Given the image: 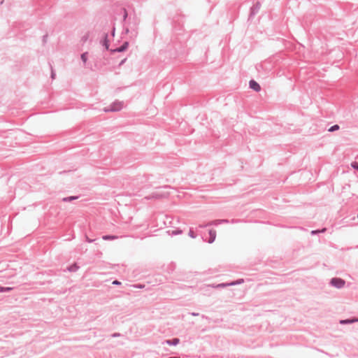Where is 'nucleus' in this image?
<instances>
[{
  "instance_id": "f257e3e1",
  "label": "nucleus",
  "mask_w": 358,
  "mask_h": 358,
  "mask_svg": "<svg viewBox=\"0 0 358 358\" xmlns=\"http://www.w3.org/2000/svg\"><path fill=\"white\" fill-rule=\"evenodd\" d=\"M329 284L337 289H341L345 286V281L340 278H333L331 279Z\"/></svg>"
},
{
  "instance_id": "f03ea898",
  "label": "nucleus",
  "mask_w": 358,
  "mask_h": 358,
  "mask_svg": "<svg viewBox=\"0 0 358 358\" xmlns=\"http://www.w3.org/2000/svg\"><path fill=\"white\" fill-rule=\"evenodd\" d=\"M261 8L260 2L257 1L252 7L250 8V18L253 17L259 10Z\"/></svg>"
},
{
  "instance_id": "7ed1b4c3",
  "label": "nucleus",
  "mask_w": 358,
  "mask_h": 358,
  "mask_svg": "<svg viewBox=\"0 0 358 358\" xmlns=\"http://www.w3.org/2000/svg\"><path fill=\"white\" fill-rule=\"evenodd\" d=\"M249 87L250 89L253 90L256 92H258L261 90L260 85L257 82H256L255 80H250Z\"/></svg>"
},
{
  "instance_id": "20e7f679",
  "label": "nucleus",
  "mask_w": 358,
  "mask_h": 358,
  "mask_svg": "<svg viewBox=\"0 0 358 358\" xmlns=\"http://www.w3.org/2000/svg\"><path fill=\"white\" fill-rule=\"evenodd\" d=\"M358 322V317H352L349 319L341 320L339 323L341 324H350Z\"/></svg>"
},
{
  "instance_id": "39448f33",
  "label": "nucleus",
  "mask_w": 358,
  "mask_h": 358,
  "mask_svg": "<svg viewBox=\"0 0 358 358\" xmlns=\"http://www.w3.org/2000/svg\"><path fill=\"white\" fill-rule=\"evenodd\" d=\"M243 282H244L243 279H238V280H237L236 281H231V282H225L224 286L226 287H228V286L240 285V284L243 283Z\"/></svg>"
},
{
  "instance_id": "423d86ee",
  "label": "nucleus",
  "mask_w": 358,
  "mask_h": 358,
  "mask_svg": "<svg viewBox=\"0 0 358 358\" xmlns=\"http://www.w3.org/2000/svg\"><path fill=\"white\" fill-rule=\"evenodd\" d=\"M209 239H208V243H212L213 242V241L215 240V236H216V233L215 231L213 230H210L209 231Z\"/></svg>"
},
{
  "instance_id": "0eeeda50",
  "label": "nucleus",
  "mask_w": 358,
  "mask_h": 358,
  "mask_svg": "<svg viewBox=\"0 0 358 358\" xmlns=\"http://www.w3.org/2000/svg\"><path fill=\"white\" fill-rule=\"evenodd\" d=\"M122 108V105L120 103H115L112 108L109 110L111 111H117L120 110ZM108 110H106V111H108Z\"/></svg>"
},
{
  "instance_id": "6e6552de",
  "label": "nucleus",
  "mask_w": 358,
  "mask_h": 358,
  "mask_svg": "<svg viewBox=\"0 0 358 358\" xmlns=\"http://www.w3.org/2000/svg\"><path fill=\"white\" fill-rule=\"evenodd\" d=\"M127 46H128V43L126 42L120 48H117L116 50H114L113 51V52H115V51L122 52V51H124V50H125L127 49Z\"/></svg>"
},
{
  "instance_id": "1a4fd4ad",
  "label": "nucleus",
  "mask_w": 358,
  "mask_h": 358,
  "mask_svg": "<svg viewBox=\"0 0 358 358\" xmlns=\"http://www.w3.org/2000/svg\"><path fill=\"white\" fill-rule=\"evenodd\" d=\"M339 128H340V127H339L338 124H334V125H333V126H331V127L329 128L328 131L334 132V131H336L338 130Z\"/></svg>"
},
{
  "instance_id": "9d476101",
  "label": "nucleus",
  "mask_w": 358,
  "mask_h": 358,
  "mask_svg": "<svg viewBox=\"0 0 358 358\" xmlns=\"http://www.w3.org/2000/svg\"><path fill=\"white\" fill-rule=\"evenodd\" d=\"M166 343L169 345H177L179 343V339L178 338H174L172 341L168 340V341H166Z\"/></svg>"
},
{
  "instance_id": "9b49d317",
  "label": "nucleus",
  "mask_w": 358,
  "mask_h": 358,
  "mask_svg": "<svg viewBox=\"0 0 358 358\" xmlns=\"http://www.w3.org/2000/svg\"><path fill=\"white\" fill-rule=\"evenodd\" d=\"M117 237L115 236H103V239L106 240V241H107V240H115V239H117Z\"/></svg>"
},
{
  "instance_id": "f8f14e48",
  "label": "nucleus",
  "mask_w": 358,
  "mask_h": 358,
  "mask_svg": "<svg viewBox=\"0 0 358 358\" xmlns=\"http://www.w3.org/2000/svg\"><path fill=\"white\" fill-rule=\"evenodd\" d=\"M81 59L83 60V62L84 63H86V62L87 60V52H85V53L82 54Z\"/></svg>"
},
{
  "instance_id": "ddd939ff",
  "label": "nucleus",
  "mask_w": 358,
  "mask_h": 358,
  "mask_svg": "<svg viewBox=\"0 0 358 358\" xmlns=\"http://www.w3.org/2000/svg\"><path fill=\"white\" fill-rule=\"evenodd\" d=\"M76 199H77V197H76V196H69V197L64 198L63 201H71L74 200Z\"/></svg>"
},
{
  "instance_id": "4468645a",
  "label": "nucleus",
  "mask_w": 358,
  "mask_h": 358,
  "mask_svg": "<svg viewBox=\"0 0 358 358\" xmlns=\"http://www.w3.org/2000/svg\"><path fill=\"white\" fill-rule=\"evenodd\" d=\"M351 166H352L354 169H355V170L358 171V162H352V163L351 164Z\"/></svg>"
},
{
  "instance_id": "2eb2a0df",
  "label": "nucleus",
  "mask_w": 358,
  "mask_h": 358,
  "mask_svg": "<svg viewBox=\"0 0 358 358\" xmlns=\"http://www.w3.org/2000/svg\"><path fill=\"white\" fill-rule=\"evenodd\" d=\"M103 45H105L106 49H108V41L107 39V36H105Z\"/></svg>"
},
{
  "instance_id": "dca6fc26",
  "label": "nucleus",
  "mask_w": 358,
  "mask_h": 358,
  "mask_svg": "<svg viewBox=\"0 0 358 358\" xmlns=\"http://www.w3.org/2000/svg\"><path fill=\"white\" fill-rule=\"evenodd\" d=\"M310 234H311L312 235H315V234H320L319 229H317V230H313V231H311Z\"/></svg>"
},
{
  "instance_id": "f3484780",
  "label": "nucleus",
  "mask_w": 358,
  "mask_h": 358,
  "mask_svg": "<svg viewBox=\"0 0 358 358\" xmlns=\"http://www.w3.org/2000/svg\"><path fill=\"white\" fill-rule=\"evenodd\" d=\"M10 288H9V287H7V288L0 287L1 292L7 291V290H10Z\"/></svg>"
},
{
  "instance_id": "a211bd4d",
  "label": "nucleus",
  "mask_w": 358,
  "mask_h": 358,
  "mask_svg": "<svg viewBox=\"0 0 358 358\" xmlns=\"http://www.w3.org/2000/svg\"><path fill=\"white\" fill-rule=\"evenodd\" d=\"M327 231L326 228H322V229H319L320 233H324Z\"/></svg>"
},
{
  "instance_id": "6ab92c4d",
  "label": "nucleus",
  "mask_w": 358,
  "mask_h": 358,
  "mask_svg": "<svg viewBox=\"0 0 358 358\" xmlns=\"http://www.w3.org/2000/svg\"><path fill=\"white\" fill-rule=\"evenodd\" d=\"M113 285H120V282H119L118 280H114L113 282Z\"/></svg>"
},
{
  "instance_id": "aec40b11",
  "label": "nucleus",
  "mask_w": 358,
  "mask_h": 358,
  "mask_svg": "<svg viewBox=\"0 0 358 358\" xmlns=\"http://www.w3.org/2000/svg\"><path fill=\"white\" fill-rule=\"evenodd\" d=\"M87 241L89 243L92 242V241H91L90 239H89V238H87Z\"/></svg>"
},
{
  "instance_id": "412c9836",
  "label": "nucleus",
  "mask_w": 358,
  "mask_h": 358,
  "mask_svg": "<svg viewBox=\"0 0 358 358\" xmlns=\"http://www.w3.org/2000/svg\"><path fill=\"white\" fill-rule=\"evenodd\" d=\"M224 222H225V223H228V222H229V221H228L227 220H226V219H225Z\"/></svg>"
},
{
  "instance_id": "4be33fe9",
  "label": "nucleus",
  "mask_w": 358,
  "mask_h": 358,
  "mask_svg": "<svg viewBox=\"0 0 358 358\" xmlns=\"http://www.w3.org/2000/svg\"><path fill=\"white\" fill-rule=\"evenodd\" d=\"M169 358H179V357H169Z\"/></svg>"
},
{
  "instance_id": "5701e85b",
  "label": "nucleus",
  "mask_w": 358,
  "mask_h": 358,
  "mask_svg": "<svg viewBox=\"0 0 358 358\" xmlns=\"http://www.w3.org/2000/svg\"><path fill=\"white\" fill-rule=\"evenodd\" d=\"M357 218H358V213H357Z\"/></svg>"
}]
</instances>
